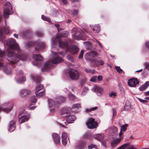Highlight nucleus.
<instances>
[{"label":"nucleus","instance_id":"f257e3e1","mask_svg":"<svg viewBox=\"0 0 149 149\" xmlns=\"http://www.w3.org/2000/svg\"><path fill=\"white\" fill-rule=\"evenodd\" d=\"M6 44L9 48L7 49V56L9 59H7V63L11 65L16 64L19 60L23 61L26 60V57L25 55L21 53L17 54L15 53L13 49H15L19 51V50L18 44L16 43L15 40L13 38L8 39L6 42Z\"/></svg>","mask_w":149,"mask_h":149},{"label":"nucleus","instance_id":"f03ea898","mask_svg":"<svg viewBox=\"0 0 149 149\" xmlns=\"http://www.w3.org/2000/svg\"><path fill=\"white\" fill-rule=\"evenodd\" d=\"M65 100V98L63 96H58L55 99V100L51 99L48 100V104L50 111H53L55 107L58 108L61 102Z\"/></svg>","mask_w":149,"mask_h":149},{"label":"nucleus","instance_id":"7ed1b4c3","mask_svg":"<svg viewBox=\"0 0 149 149\" xmlns=\"http://www.w3.org/2000/svg\"><path fill=\"white\" fill-rule=\"evenodd\" d=\"M57 41L56 39L55 38H53L52 40L51 45L52 48L51 51L52 54L54 55L55 57L52 61V63L54 64H56L59 63L62 61V59L58 56L56 55V52H54L56 49V47L57 46L56 45Z\"/></svg>","mask_w":149,"mask_h":149},{"label":"nucleus","instance_id":"20e7f679","mask_svg":"<svg viewBox=\"0 0 149 149\" xmlns=\"http://www.w3.org/2000/svg\"><path fill=\"white\" fill-rule=\"evenodd\" d=\"M12 8V5L9 2H6L4 6L3 15L6 17L7 15L12 14L13 13Z\"/></svg>","mask_w":149,"mask_h":149},{"label":"nucleus","instance_id":"39448f33","mask_svg":"<svg viewBox=\"0 0 149 149\" xmlns=\"http://www.w3.org/2000/svg\"><path fill=\"white\" fill-rule=\"evenodd\" d=\"M14 107L13 104L10 102H6L4 103L1 107H0V110H2L6 112H9L11 111Z\"/></svg>","mask_w":149,"mask_h":149},{"label":"nucleus","instance_id":"423d86ee","mask_svg":"<svg viewBox=\"0 0 149 149\" xmlns=\"http://www.w3.org/2000/svg\"><path fill=\"white\" fill-rule=\"evenodd\" d=\"M97 56V54L95 52L92 51L87 53L85 56V58L89 62L92 63L95 62V57Z\"/></svg>","mask_w":149,"mask_h":149},{"label":"nucleus","instance_id":"0eeeda50","mask_svg":"<svg viewBox=\"0 0 149 149\" xmlns=\"http://www.w3.org/2000/svg\"><path fill=\"white\" fill-rule=\"evenodd\" d=\"M69 76L70 78L73 80H77L79 77V74L78 71L76 70L70 69L69 72Z\"/></svg>","mask_w":149,"mask_h":149},{"label":"nucleus","instance_id":"6e6552de","mask_svg":"<svg viewBox=\"0 0 149 149\" xmlns=\"http://www.w3.org/2000/svg\"><path fill=\"white\" fill-rule=\"evenodd\" d=\"M72 38L75 39H83L81 30L77 28H74L72 31Z\"/></svg>","mask_w":149,"mask_h":149},{"label":"nucleus","instance_id":"1a4fd4ad","mask_svg":"<svg viewBox=\"0 0 149 149\" xmlns=\"http://www.w3.org/2000/svg\"><path fill=\"white\" fill-rule=\"evenodd\" d=\"M97 124V121H95L94 119L92 118H88L86 123V125L88 128L91 129L96 128Z\"/></svg>","mask_w":149,"mask_h":149},{"label":"nucleus","instance_id":"9d476101","mask_svg":"<svg viewBox=\"0 0 149 149\" xmlns=\"http://www.w3.org/2000/svg\"><path fill=\"white\" fill-rule=\"evenodd\" d=\"M91 90L93 92H95L98 96L102 95L104 92L102 88L97 85H94L92 88Z\"/></svg>","mask_w":149,"mask_h":149},{"label":"nucleus","instance_id":"9b49d317","mask_svg":"<svg viewBox=\"0 0 149 149\" xmlns=\"http://www.w3.org/2000/svg\"><path fill=\"white\" fill-rule=\"evenodd\" d=\"M21 113H20L18 115V120L19 122L21 124L27 121L30 118V115L28 114L26 115H23L21 116Z\"/></svg>","mask_w":149,"mask_h":149},{"label":"nucleus","instance_id":"f8f14e48","mask_svg":"<svg viewBox=\"0 0 149 149\" xmlns=\"http://www.w3.org/2000/svg\"><path fill=\"white\" fill-rule=\"evenodd\" d=\"M67 50L71 53L75 54L79 52V49L76 46L72 45L70 46L69 48H68Z\"/></svg>","mask_w":149,"mask_h":149},{"label":"nucleus","instance_id":"ddd939ff","mask_svg":"<svg viewBox=\"0 0 149 149\" xmlns=\"http://www.w3.org/2000/svg\"><path fill=\"white\" fill-rule=\"evenodd\" d=\"M40 40H39L38 42H36V45L35 46V49L36 50L39 51L45 48L46 43L44 42H42L41 43H39Z\"/></svg>","mask_w":149,"mask_h":149},{"label":"nucleus","instance_id":"4468645a","mask_svg":"<svg viewBox=\"0 0 149 149\" xmlns=\"http://www.w3.org/2000/svg\"><path fill=\"white\" fill-rule=\"evenodd\" d=\"M61 137L62 144L64 146L66 145L69 140L68 133L65 132H62Z\"/></svg>","mask_w":149,"mask_h":149},{"label":"nucleus","instance_id":"2eb2a0df","mask_svg":"<svg viewBox=\"0 0 149 149\" xmlns=\"http://www.w3.org/2000/svg\"><path fill=\"white\" fill-rule=\"evenodd\" d=\"M139 82L137 79L134 78L129 79L127 82L128 85L130 87H134L137 84H139Z\"/></svg>","mask_w":149,"mask_h":149},{"label":"nucleus","instance_id":"dca6fc26","mask_svg":"<svg viewBox=\"0 0 149 149\" xmlns=\"http://www.w3.org/2000/svg\"><path fill=\"white\" fill-rule=\"evenodd\" d=\"M3 72L7 75L11 74L12 72V69L9 65L4 66L3 68Z\"/></svg>","mask_w":149,"mask_h":149},{"label":"nucleus","instance_id":"f3484780","mask_svg":"<svg viewBox=\"0 0 149 149\" xmlns=\"http://www.w3.org/2000/svg\"><path fill=\"white\" fill-rule=\"evenodd\" d=\"M52 66V63L49 61H48L44 65V67L42 69V71H49V69Z\"/></svg>","mask_w":149,"mask_h":149},{"label":"nucleus","instance_id":"a211bd4d","mask_svg":"<svg viewBox=\"0 0 149 149\" xmlns=\"http://www.w3.org/2000/svg\"><path fill=\"white\" fill-rule=\"evenodd\" d=\"M8 34L9 33V30L8 26H6L4 28L2 31L0 30V39L2 41V39L3 37V33Z\"/></svg>","mask_w":149,"mask_h":149},{"label":"nucleus","instance_id":"6ab92c4d","mask_svg":"<svg viewBox=\"0 0 149 149\" xmlns=\"http://www.w3.org/2000/svg\"><path fill=\"white\" fill-rule=\"evenodd\" d=\"M71 111V108L67 107L62 109L61 111V112L63 115L67 114L70 113Z\"/></svg>","mask_w":149,"mask_h":149},{"label":"nucleus","instance_id":"aec40b11","mask_svg":"<svg viewBox=\"0 0 149 149\" xmlns=\"http://www.w3.org/2000/svg\"><path fill=\"white\" fill-rule=\"evenodd\" d=\"M30 93L29 91L25 89H21L19 91V94L22 97H24Z\"/></svg>","mask_w":149,"mask_h":149},{"label":"nucleus","instance_id":"412c9836","mask_svg":"<svg viewBox=\"0 0 149 149\" xmlns=\"http://www.w3.org/2000/svg\"><path fill=\"white\" fill-rule=\"evenodd\" d=\"M76 119V116L74 115H71L68 116L67 119V121L69 123H73Z\"/></svg>","mask_w":149,"mask_h":149},{"label":"nucleus","instance_id":"4be33fe9","mask_svg":"<svg viewBox=\"0 0 149 149\" xmlns=\"http://www.w3.org/2000/svg\"><path fill=\"white\" fill-rule=\"evenodd\" d=\"M53 139L56 143L60 142V138L59 135L56 133H54L52 135Z\"/></svg>","mask_w":149,"mask_h":149},{"label":"nucleus","instance_id":"5701e85b","mask_svg":"<svg viewBox=\"0 0 149 149\" xmlns=\"http://www.w3.org/2000/svg\"><path fill=\"white\" fill-rule=\"evenodd\" d=\"M59 47L61 48H67L68 44L67 42L60 41L59 42Z\"/></svg>","mask_w":149,"mask_h":149},{"label":"nucleus","instance_id":"b1692460","mask_svg":"<svg viewBox=\"0 0 149 149\" xmlns=\"http://www.w3.org/2000/svg\"><path fill=\"white\" fill-rule=\"evenodd\" d=\"M91 29L93 31L96 33H99L100 31V26L99 24L90 25Z\"/></svg>","mask_w":149,"mask_h":149},{"label":"nucleus","instance_id":"393cba45","mask_svg":"<svg viewBox=\"0 0 149 149\" xmlns=\"http://www.w3.org/2000/svg\"><path fill=\"white\" fill-rule=\"evenodd\" d=\"M15 122L14 120H12L10 122L8 131L13 132L15 129Z\"/></svg>","mask_w":149,"mask_h":149},{"label":"nucleus","instance_id":"a878e982","mask_svg":"<svg viewBox=\"0 0 149 149\" xmlns=\"http://www.w3.org/2000/svg\"><path fill=\"white\" fill-rule=\"evenodd\" d=\"M93 137L97 140L100 141H102L103 139L104 136L103 134L102 133L97 134L94 135Z\"/></svg>","mask_w":149,"mask_h":149},{"label":"nucleus","instance_id":"bb28decb","mask_svg":"<svg viewBox=\"0 0 149 149\" xmlns=\"http://www.w3.org/2000/svg\"><path fill=\"white\" fill-rule=\"evenodd\" d=\"M81 108V105L79 103L74 104L72 106V110L74 112H76Z\"/></svg>","mask_w":149,"mask_h":149},{"label":"nucleus","instance_id":"cd10ccee","mask_svg":"<svg viewBox=\"0 0 149 149\" xmlns=\"http://www.w3.org/2000/svg\"><path fill=\"white\" fill-rule=\"evenodd\" d=\"M121 140V138L113 140L111 143V146L112 148L115 147L120 142Z\"/></svg>","mask_w":149,"mask_h":149},{"label":"nucleus","instance_id":"c85d7f7f","mask_svg":"<svg viewBox=\"0 0 149 149\" xmlns=\"http://www.w3.org/2000/svg\"><path fill=\"white\" fill-rule=\"evenodd\" d=\"M16 81L18 83L22 84L26 81V79L25 77L23 76L21 77H15Z\"/></svg>","mask_w":149,"mask_h":149},{"label":"nucleus","instance_id":"c756f323","mask_svg":"<svg viewBox=\"0 0 149 149\" xmlns=\"http://www.w3.org/2000/svg\"><path fill=\"white\" fill-rule=\"evenodd\" d=\"M33 58L37 61H42L43 60V58L39 54H33Z\"/></svg>","mask_w":149,"mask_h":149},{"label":"nucleus","instance_id":"7c9ffc66","mask_svg":"<svg viewBox=\"0 0 149 149\" xmlns=\"http://www.w3.org/2000/svg\"><path fill=\"white\" fill-rule=\"evenodd\" d=\"M68 32L66 31H63L61 33H59L57 35V38H62L63 37H66L68 35Z\"/></svg>","mask_w":149,"mask_h":149},{"label":"nucleus","instance_id":"2f4dec72","mask_svg":"<svg viewBox=\"0 0 149 149\" xmlns=\"http://www.w3.org/2000/svg\"><path fill=\"white\" fill-rule=\"evenodd\" d=\"M43 88V86L42 84L38 85L36 88V92H38L39 91L42 89Z\"/></svg>","mask_w":149,"mask_h":149},{"label":"nucleus","instance_id":"473e14b6","mask_svg":"<svg viewBox=\"0 0 149 149\" xmlns=\"http://www.w3.org/2000/svg\"><path fill=\"white\" fill-rule=\"evenodd\" d=\"M85 47L87 49H90L92 46V44L90 42H84Z\"/></svg>","mask_w":149,"mask_h":149},{"label":"nucleus","instance_id":"72a5a7b5","mask_svg":"<svg viewBox=\"0 0 149 149\" xmlns=\"http://www.w3.org/2000/svg\"><path fill=\"white\" fill-rule=\"evenodd\" d=\"M130 105L129 102H126L124 107V109L126 111L129 110L130 108Z\"/></svg>","mask_w":149,"mask_h":149},{"label":"nucleus","instance_id":"f704fd0d","mask_svg":"<svg viewBox=\"0 0 149 149\" xmlns=\"http://www.w3.org/2000/svg\"><path fill=\"white\" fill-rule=\"evenodd\" d=\"M45 92V91L44 90H43L42 91L38 92L35 93L36 94L38 97H40L42 96L44 94V93Z\"/></svg>","mask_w":149,"mask_h":149},{"label":"nucleus","instance_id":"c9c22d12","mask_svg":"<svg viewBox=\"0 0 149 149\" xmlns=\"http://www.w3.org/2000/svg\"><path fill=\"white\" fill-rule=\"evenodd\" d=\"M128 127L127 124H125L120 126V130L121 131L125 132L127 130V128Z\"/></svg>","mask_w":149,"mask_h":149},{"label":"nucleus","instance_id":"e433bc0d","mask_svg":"<svg viewBox=\"0 0 149 149\" xmlns=\"http://www.w3.org/2000/svg\"><path fill=\"white\" fill-rule=\"evenodd\" d=\"M88 89L87 87H85L83 90V92H82L81 95L82 96H84L86 94V93L88 92Z\"/></svg>","mask_w":149,"mask_h":149},{"label":"nucleus","instance_id":"4c0bfd02","mask_svg":"<svg viewBox=\"0 0 149 149\" xmlns=\"http://www.w3.org/2000/svg\"><path fill=\"white\" fill-rule=\"evenodd\" d=\"M37 100V99L35 96H31L29 98V101L33 103H35Z\"/></svg>","mask_w":149,"mask_h":149},{"label":"nucleus","instance_id":"58836bf2","mask_svg":"<svg viewBox=\"0 0 149 149\" xmlns=\"http://www.w3.org/2000/svg\"><path fill=\"white\" fill-rule=\"evenodd\" d=\"M97 108V107H95L89 108H86L85 109V111L87 112H88L90 111H93L96 110Z\"/></svg>","mask_w":149,"mask_h":149},{"label":"nucleus","instance_id":"ea45409f","mask_svg":"<svg viewBox=\"0 0 149 149\" xmlns=\"http://www.w3.org/2000/svg\"><path fill=\"white\" fill-rule=\"evenodd\" d=\"M41 18L43 20L49 22L50 21V19L49 18L45 17L43 15H42Z\"/></svg>","mask_w":149,"mask_h":149},{"label":"nucleus","instance_id":"a19ab883","mask_svg":"<svg viewBox=\"0 0 149 149\" xmlns=\"http://www.w3.org/2000/svg\"><path fill=\"white\" fill-rule=\"evenodd\" d=\"M111 129L112 132L115 134H116L118 133V129L116 127H113L111 128Z\"/></svg>","mask_w":149,"mask_h":149},{"label":"nucleus","instance_id":"79ce46f5","mask_svg":"<svg viewBox=\"0 0 149 149\" xmlns=\"http://www.w3.org/2000/svg\"><path fill=\"white\" fill-rule=\"evenodd\" d=\"M143 66L144 69H149V63L148 62H144L143 64Z\"/></svg>","mask_w":149,"mask_h":149},{"label":"nucleus","instance_id":"37998d69","mask_svg":"<svg viewBox=\"0 0 149 149\" xmlns=\"http://www.w3.org/2000/svg\"><path fill=\"white\" fill-rule=\"evenodd\" d=\"M85 71L87 73H91L92 74H94L95 73V70H94L86 69L85 70Z\"/></svg>","mask_w":149,"mask_h":149},{"label":"nucleus","instance_id":"c03bdc74","mask_svg":"<svg viewBox=\"0 0 149 149\" xmlns=\"http://www.w3.org/2000/svg\"><path fill=\"white\" fill-rule=\"evenodd\" d=\"M115 68L117 71L120 73H122L123 72V70L120 68V67L116 66L115 67Z\"/></svg>","mask_w":149,"mask_h":149},{"label":"nucleus","instance_id":"a18cd8bd","mask_svg":"<svg viewBox=\"0 0 149 149\" xmlns=\"http://www.w3.org/2000/svg\"><path fill=\"white\" fill-rule=\"evenodd\" d=\"M97 147L96 145L93 144H91L88 146V149H91L93 148H94L95 149H97Z\"/></svg>","mask_w":149,"mask_h":149},{"label":"nucleus","instance_id":"49530a36","mask_svg":"<svg viewBox=\"0 0 149 149\" xmlns=\"http://www.w3.org/2000/svg\"><path fill=\"white\" fill-rule=\"evenodd\" d=\"M23 74V71L22 70H19L16 73V76L15 77H18L19 75H22Z\"/></svg>","mask_w":149,"mask_h":149},{"label":"nucleus","instance_id":"de8ad7c7","mask_svg":"<svg viewBox=\"0 0 149 149\" xmlns=\"http://www.w3.org/2000/svg\"><path fill=\"white\" fill-rule=\"evenodd\" d=\"M97 78V77L96 76H94L91 77L90 79V81L92 82H95Z\"/></svg>","mask_w":149,"mask_h":149},{"label":"nucleus","instance_id":"09e8293b","mask_svg":"<svg viewBox=\"0 0 149 149\" xmlns=\"http://www.w3.org/2000/svg\"><path fill=\"white\" fill-rule=\"evenodd\" d=\"M34 45V43L32 42H28L26 43V46L28 47Z\"/></svg>","mask_w":149,"mask_h":149},{"label":"nucleus","instance_id":"8fccbe9b","mask_svg":"<svg viewBox=\"0 0 149 149\" xmlns=\"http://www.w3.org/2000/svg\"><path fill=\"white\" fill-rule=\"evenodd\" d=\"M94 42H95L96 45H98L101 48H103V46L101 44L96 40L95 39V40L94 41Z\"/></svg>","mask_w":149,"mask_h":149},{"label":"nucleus","instance_id":"3c124183","mask_svg":"<svg viewBox=\"0 0 149 149\" xmlns=\"http://www.w3.org/2000/svg\"><path fill=\"white\" fill-rule=\"evenodd\" d=\"M69 97L71 100H73L76 99L75 96L72 94L69 95Z\"/></svg>","mask_w":149,"mask_h":149},{"label":"nucleus","instance_id":"603ef678","mask_svg":"<svg viewBox=\"0 0 149 149\" xmlns=\"http://www.w3.org/2000/svg\"><path fill=\"white\" fill-rule=\"evenodd\" d=\"M67 58L68 60L71 62H73V59L71 56L70 55H68L67 56Z\"/></svg>","mask_w":149,"mask_h":149},{"label":"nucleus","instance_id":"864d4df0","mask_svg":"<svg viewBox=\"0 0 149 149\" xmlns=\"http://www.w3.org/2000/svg\"><path fill=\"white\" fill-rule=\"evenodd\" d=\"M145 87V89L149 86V81H146L145 84L143 85Z\"/></svg>","mask_w":149,"mask_h":149},{"label":"nucleus","instance_id":"5fc2aeb1","mask_svg":"<svg viewBox=\"0 0 149 149\" xmlns=\"http://www.w3.org/2000/svg\"><path fill=\"white\" fill-rule=\"evenodd\" d=\"M84 52V51L83 50H81V51L79 55L78 56L79 58H81L82 57Z\"/></svg>","mask_w":149,"mask_h":149},{"label":"nucleus","instance_id":"6e6d98bb","mask_svg":"<svg viewBox=\"0 0 149 149\" xmlns=\"http://www.w3.org/2000/svg\"><path fill=\"white\" fill-rule=\"evenodd\" d=\"M137 99L141 102L142 103H145L147 102V101H146L145 98L144 99H142L140 98H137Z\"/></svg>","mask_w":149,"mask_h":149},{"label":"nucleus","instance_id":"4d7b16f0","mask_svg":"<svg viewBox=\"0 0 149 149\" xmlns=\"http://www.w3.org/2000/svg\"><path fill=\"white\" fill-rule=\"evenodd\" d=\"M78 11L77 10H74L72 12V15L74 16H76L78 13Z\"/></svg>","mask_w":149,"mask_h":149},{"label":"nucleus","instance_id":"13d9d810","mask_svg":"<svg viewBox=\"0 0 149 149\" xmlns=\"http://www.w3.org/2000/svg\"><path fill=\"white\" fill-rule=\"evenodd\" d=\"M109 96L111 97H114L116 95V94L115 93L112 92L111 93L109 94Z\"/></svg>","mask_w":149,"mask_h":149},{"label":"nucleus","instance_id":"bf43d9fd","mask_svg":"<svg viewBox=\"0 0 149 149\" xmlns=\"http://www.w3.org/2000/svg\"><path fill=\"white\" fill-rule=\"evenodd\" d=\"M126 146L127 145L126 144H125L120 146L117 149H124Z\"/></svg>","mask_w":149,"mask_h":149},{"label":"nucleus","instance_id":"052dcab7","mask_svg":"<svg viewBox=\"0 0 149 149\" xmlns=\"http://www.w3.org/2000/svg\"><path fill=\"white\" fill-rule=\"evenodd\" d=\"M112 111H113V116L116 115V110L115 109L113 108L112 109Z\"/></svg>","mask_w":149,"mask_h":149},{"label":"nucleus","instance_id":"680f3d73","mask_svg":"<svg viewBox=\"0 0 149 149\" xmlns=\"http://www.w3.org/2000/svg\"><path fill=\"white\" fill-rule=\"evenodd\" d=\"M139 89L141 91H143L145 89V87L142 85L139 88Z\"/></svg>","mask_w":149,"mask_h":149},{"label":"nucleus","instance_id":"e2e57ef3","mask_svg":"<svg viewBox=\"0 0 149 149\" xmlns=\"http://www.w3.org/2000/svg\"><path fill=\"white\" fill-rule=\"evenodd\" d=\"M97 79L99 81H101L102 80V77L101 75H99L97 77Z\"/></svg>","mask_w":149,"mask_h":149},{"label":"nucleus","instance_id":"0e129e2a","mask_svg":"<svg viewBox=\"0 0 149 149\" xmlns=\"http://www.w3.org/2000/svg\"><path fill=\"white\" fill-rule=\"evenodd\" d=\"M98 63L99 64L101 65H103L104 64V63L102 61H98Z\"/></svg>","mask_w":149,"mask_h":149},{"label":"nucleus","instance_id":"69168bd1","mask_svg":"<svg viewBox=\"0 0 149 149\" xmlns=\"http://www.w3.org/2000/svg\"><path fill=\"white\" fill-rule=\"evenodd\" d=\"M32 77L33 79L36 80L37 81H38V77L33 75L32 76Z\"/></svg>","mask_w":149,"mask_h":149},{"label":"nucleus","instance_id":"338daca9","mask_svg":"<svg viewBox=\"0 0 149 149\" xmlns=\"http://www.w3.org/2000/svg\"><path fill=\"white\" fill-rule=\"evenodd\" d=\"M145 45L146 47L149 49V41L146 42Z\"/></svg>","mask_w":149,"mask_h":149},{"label":"nucleus","instance_id":"774afa93","mask_svg":"<svg viewBox=\"0 0 149 149\" xmlns=\"http://www.w3.org/2000/svg\"><path fill=\"white\" fill-rule=\"evenodd\" d=\"M44 35V34L43 33L40 32L38 33V36L39 37H41Z\"/></svg>","mask_w":149,"mask_h":149}]
</instances>
